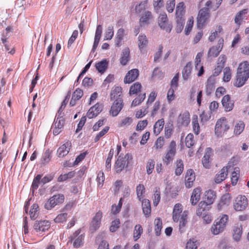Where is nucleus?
Listing matches in <instances>:
<instances>
[{"instance_id": "obj_52", "label": "nucleus", "mask_w": 249, "mask_h": 249, "mask_svg": "<svg viewBox=\"0 0 249 249\" xmlns=\"http://www.w3.org/2000/svg\"><path fill=\"white\" fill-rule=\"evenodd\" d=\"M142 232V226L138 224L136 225L134 228L133 238L136 241L140 238Z\"/></svg>"}, {"instance_id": "obj_4", "label": "nucleus", "mask_w": 249, "mask_h": 249, "mask_svg": "<svg viewBox=\"0 0 249 249\" xmlns=\"http://www.w3.org/2000/svg\"><path fill=\"white\" fill-rule=\"evenodd\" d=\"M210 17V10L208 8L204 7L201 9L197 18V27L202 29Z\"/></svg>"}, {"instance_id": "obj_26", "label": "nucleus", "mask_w": 249, "mask_h": 249, "mask_svg": "<svg viewBox=\"0 0 249 249\" xmlns=\"http://www.w3.org/2000/svg\"><path fill=\"white\" fill-rule=\"evenodd\" d=\"M182 205L179 203L175 204L173 212V219L174 222L178 221L180 217V214L182 213Z\"/></svg>"}, {"instance_id": "obj_20", "label": "nucleus", "mask_w": 249, "mask_h": 249, "mask_svg": "<svg viewBox=\"0 0 249 249\" xmlns=\"http://www.w3.org/2000/svg\"><path fill=\"white\" fill-rule=\"evenodd\" d=\"M80 231H76L71 236V240H74L73 245L75 248H78L83 243L84 236L81 234L78 235Z\"/></svg>"}, {"instance_id": "obj_40", "label": "nucleus", "mask_w": 249, "mask_h": 249, "mask_svg": "<svg viewBox=\"0 0 249 249\" xmlns=\"http://www.w3.org/2000/svg\"><path fill=\"white\" fill-rule=\"evenodd\" d=\"M224 228H225L223 227V225L221 226L219 225L216 223L215 221L212 225L211 230L213 234L217 235L222 232L224 231Z\"/></svg>"}, {"instance_id": "obj_50", "label": "nucleus", "mask_w": 249, "mask_h": 249, "mask_svg": "<svg viewBox=\"0 0 249 249\" xmlns=\"http://www.w3.org/2000/svg\"><path fill=\"white\" fill-rule=\"evenodd\" d=\"M142 85L139 82H136L132 85L129 89L130 95L137 94L141 91Z\"/></svg>"}, {"instance_id": "obj_10", "label": "nucleus", "mask_w": 249, "mask_h": 249, "mask_svg": "<svg viewBox=\"0 0 249 249\" xmlns=\"http://www.w3.org/2000/svg\"><path fill=\"white\" fill-rule=\"evenodd\" d=\"M102 217V213L100 211L98 212L93 217L89 228L92 232H94L99 229L101 225Z\"/></svg>"}, {"instance_id": "obj_21", "label": "nucleus", "mask_w": 249, "mask_h": 249, "mask_svg": "<svg viewBox=\"0 0 249 249\" xmlns=\"http://www.w3.org/2000/svg\"><path fill=\"white\" fill-rule=\"evenodd\" d=\"M195 180V175L192 169L187 171L185 176V186L187 188H191L193 185V182Z\"/></svg>"}, {"instance_id": "obj_33", "label": "nucleus", "mask_w": 249, "mask_h": 249, "mask_svg": "<svg viewBox=\"0 0 249 249\" xmlns=\"http://www.w3.org/2000/svg\"><path fill=\"white\" fill-rule=\"evenodd\" d=\"M187 214L185 212H184L181 215L179 221V230L180 233H183L185 231L187 223Z\"/></svg>"}, {"instance_id": "obj_30", "label": "nucleus", "mask_w": 249, "mask_h": 249, "mask_svg": "<svg viewBox=\"0 0 249 249\" xmlns=\"http://www.w3.org/2000/svg\"><path fill=\"white\" fill-rule=\"evenodd\" d=\"M178 121L181 125L187 126L190 121L189 113L188 111H185L180 114L178 118Z\"/></svg>"}, {"instance_id": "obj_63", "label": "nucleus", "mask_w": 249, "mask_h": 249, "mask_svg": "<svg viewBox=\"0 0 249 249\" xmlns=\"http://www.w3.org/2000/svg\"><path fill=\"white\" fill-rule=\"evenodd\" d=\"M194 24V19L193 17L190 18L187 21L186 28L185 29V35H188L192 30Z\"/></svg>"}, {"instance_id": "obj_34", "label": "nucleus", "mask_w": 249, "mask_h": 249, "mask_svg": "<svg viewBox=\"0 0 249 249\" xmlns=\"http://www.w3.org/2000/svg\"><path fill=\"white\" fill-rule=\"evenodd\" d=\"M205 199L204 201L209 205H211L214 202L215 198V193L214 191L209 190L205 192Z\"/></svg>"}, {"instance_id": "obj_6", "label": "nucleus", "mask_w": 249, "mask_h": 249, "mask_svg": "<svg viewBox=\"0 0 249 249\" xmlns=\"http://www.w3.org/2000/svg\"><path fill=\"white\" fill-rule=\"evenodd\" d=\"M51 226V223L48 220H36L33 225V230L37 234H41L48 231Z\"/></svg>"}, {"instance_id": "obj_55", "label": "nucleus", "mask_w": 249, "mask_h": 249, "mask_svg": "<svg viewBox=\"0 0 249 249\" xmlns=\"http://www.w3.org/2000/svg\"><path fill=\"white\" fill-rule=\"evenodd\" d=\"M145 93L140 94L138 97L133 100L131 103V107H136L140 105L145 98Z\"/></svg>"}, {"instance_id": "obj_23", "label": "nucleus", "mask_w": 249, "mask_h": 249, "mask_svg": "<svg viewBox=\"0 0 249 249\" xmlns=\"http://www.w3.org/2000/svg\"><path fill=\"white\" fill-rule=\"evenodd\" d=\"M141 201L143 213L146 217H149L151 213L150 201L147 199H143Z\"/></svg>"}, {"instance_id": "obj_18", "label": "nucleus", "mask_w": 249, "mask_h": 249, "mask_svg": "<svg viewBox=\"0 0 249 249\" xmlns=\"http://www.w3.org/2000/svg\"><path fill=\"white\" fill-rule=\"evenodd\" d=\"M153 18V16L151 12L144 11L141 15L140 19V23L141 26L148 24Z\"/></svg>"}, {"instance_id": "obj_58", "label": "nucleus", "mask_w": 249, "mask_h": 249, "mask_svg": "<svg viewBox=\"0 0 249 249\" xmlns=\"http://www.w3.org/2000/svg\"><path fill=\"white\" fill-rule=\"evenodd\" d=\"M42 176L37 175L34 179L32 184V191L34 193V191L36 190L38 187L39 183L40 181Z\"/></svg>"}, {"instance_id": "obj_61", "label": "nucleus", "mask_w": 249, "mask_h": 249, "mask_svg": "<svg viewBox=\"0 0 249 249\" xmlns=\"http://www.w3.org/2000/svg\"><path fill=\"white\" fill-rule=\"evenodd\" d=\"M75 173L73 171L69 172L68 174L61 175L58 178V181L61 182L65 181L69 178H73Z\"/></svg>"}, {"instance_id": "obj_48", "label": "nucleus", "mask_w": 249, "mask_h": 249, "mask_svg": "<svg viewBox=\"0 0 249 249\" xmlns=\"http://www.w3.org/2000/svg\"><path fill=\"white\" fill-rule=\"evenodd\" d=\"M114 36L113 26L109 25L106 29L104 35V40H110Z\"/></svg>"}, {"instance_id": "obj_1", "label": "nucleus", "mask_w": 249, "mask_h": 249, "mask_svg": "<svg viewBox=\"0 0 249 249\" xmlns=\"http://www.w3.org/2000/svg\"><path fill=\"white\" fill-rule=\"evenodd\" d=\"M249 78V63L244 61L239 65L237 69L236 79L235 86L241 87Z\"/></svg>"}, {"instance_id": "obj_15", "label": "nucleus", "mask_w": 249, "mask_h": 249, "mask_svg": "<svg viewBox=\"0 0 249 249\" xmlns=\"http://www.w3.org/2000/svg\"><path fill=\"white\" fill-rule=\"evenodd\" d=\"M102 110V105L99 104H96L89 108L87 112V116L89 119L93 118L96 117Z\"/></svg>"}, {"instance_id": "obj_35", "label": "nucleus", "mask_w": 249, "mask_h": 249, "mask_svg": "<svg viewBox=\"0 0 249 249\" xmlns=\"http://www.w3.org/2000/svg\"><path fill=\"white\" fill-rule=\"evenodd\" d=\"M164 125V121L163 119H161L157 121L154 126V133L156 135L160 133L162 130Z\"/></svg>"}, {"instance_id": "obj_32", "label": "nucleus", "mask_w": 249, "mask_h": 249, "mask_svg": "<svg viewBox=\"0 0 249 249\" xmlns=\"http://www.w3.org/2000/svg\"><path fill=\"white\" fill-rule=\"evenodd\" d=\"M147 44L148 39L146 36L144 35H140L138 36V45L141 52L147 46Z\"/></svg>"}, {"instance_id": "obj_56", "label": "nucleus", "mask_w": 249, "mask_h": 249, "mask_svg": "<svg viewBox=\"0 0 249 249\" xmlns=\"http://www.w3.org/2000/svg\"><path fill=\"white\" fill-rule=\"evenodd\" d=\"M245 127V124L243 122H239L235 126L234 133L235 135L240 134L243 131Z\"/></svg>"}, {"instance_id": "obj_62", "label": "nucleus", "mask_w": 249, "mask_h": 249, "mask_svg": "<svg viewBox=\"0 0 249 249\" xmlns=\"http://www.w3.org/2000/svg\"><path fill=\"white\" fill-rule=\"evenodd\" d=\"M194 135L192 134H189L185 138V144L186 146L189 148L193 146L194 144Z\"/></svg>"}, {"instance_id": "obj_29", "label": "nucleus", "mask_w": 249, "mask_h": 249, "mask_svg": "<svg viewBox=\"0 0 249 249\" xmlns=\"http://www.w3.org/2000/svg\"><path fill=\"white\" fill-rule=\"evenodd\" d=\"M104 234L98 235L96 238V242L99 244L98 249H109L108 244L104 239Z\"/></svg>"}, {"instance_id": "obj_5", "label": "nucleus", "mask_w": 249, "mask_h": 249, "mask_svg": "<svg viewBox=\"0 0 249 249\" xmlns=\"http://www.w3.org/2000/svg\"><path fill=\"white\" fill-rule=\"evenodd\" d=\"M176 153V143L172 141L168 147V149L163 157V161L166 165H168L173 160Z\"/></svg>"}, {"instance_id": "obj_19", "label": "nucleus", "mask_w": 249, "mask_h": 249, "mask_svg": "<svg viewBox=\"0 0 249 249\" xmlns=\"http://www.w3.org/2000/svg\"><path fill=\"white\" fill-rule=\"evenodd\" d=\"M210 209V205L204 201H201L198 204V208L196 210V213L197 216H202L208 213Z\"/></svg>"}, {"instance_id": "obj_38", "label": "nucleus", "mask_w": 249, "mask_h": 249, "mask_svg": "<svg viewBox=\"0 0 249 249\" xmlns=\"http://www.w3.org/2000/svg\"><path fill=\"white\" fill-rule=\"evenodd\" d=\"M192 65L191 63L189 62L184 67L182 71V77L184 80H187L190 77Z\"/></svg>"}, {"instance_id": "obj_8", "label": "nucleus", "mask_w": 249, "mask_h": 249, "mask_svg": "<svg viewBox=\"0 0 249 249\" xmlns=\"http://www.w3.org/2000/svg\"><path fill=\"white\" fill-rule=\"evenodd\" d=\"M158 23L160 28L162 30H165L168 33L171 32L172 26L170 24L168 23L167 16L165 13L163 12L160 15L159 17Z\"/></svg>"}, {"instance_id": "obj_27", "label": "nucleus", "mask_w": 249, "mask_h": 249, "mask_svg": "<svg viewBox=\"0 0 249 249\" xmlns=\"http://www.w3.org/2000/svg\"><path fill=\"white\" fill-rule=\"evenodd\" d=\"M248 13V9H244L242 10H241L238 13H237L236 16L234 18L235 23L239 26L242 20L244 19H246V15Z\"/></svg>"}, {"instance_id": "obj_2", "label": "nucleus", "mask_w": 249, "mask_h": 249, "mask_svg": "<svg viewBox=\"0 0 249 249\" xmlns=\"http://www.w3.org/2000/svg\"><path fill=\"white\" fill-rule=\"evenodd\" d=\"M65 199L63 194H57L51 197L45 203L44 207L47 210H51L55 206L62 204Z\"/></svg>"}, {"instance_id": "obj_37", "label": "nucleus", "mask_w": 249, "mask_h": 249, "mask_svg": "<svg viewBox=\"0 0 249 249\" xmlns=\"http://www.w3.org/2000/svg\"><path fill=\"white\" fill-rule=\"evenodd\" d=\"M242 233V227L241 225H237L233 229V238L238 241L240 240Z\"/></svg>"}, {"instance_id": "obj_9", "label": "nucleus", "mask_w": 249, "mask_h": 249, "mask_svg": "<svg viewBox=\"0 0 249 249\" xmlns=\"http://www.w3.org/2000/svg\"><path fill=\"white\" fill-rule=\"evenodd\" d=\"M248 204V199L245 196H238L235 200L234 208L236 211H243L247 207Z\"/></svg>"}, {"instance_id": "obj_14", "label": "nucleus", "mask_w": 249, "mask_h": 249, "mask_svg": "<svg viewBox=\"0 0 249 249\" xmlns=\"http://www.w3.org/2000/svg\"><path fill=\"white\" fill-rule=\"evenodd\" d=\"M223 39H220L217 46L211 47L208 53V57H215L218 56L223 48Z\"/></svg>"}, {"instance_id": "obj_7", "label": "nucleus", "mask_w": 249, "mask_h": 249, "mask_svg": "<svg viewBox=\"0 0 249 249\" xmlns=\"http://www.w3.org/2000/svg\"><path fill=\"white\" fill-rule=\"evenodd\" d=\"M132 158L131 155L126 154L124 157L119 156L114 165V168L117 173L123 170L125 166H127L129 160Z\"/></svg>"}, {"instance_id": "obj_25", "label": "nucleus", "mask_w": 249, "mask_h": 249, "mask_svg": "<svg viewBox=\"0 0 249 249\" xmlns=\"http://www.w3.org/2000/svg\"><path fill=\"white\" fill-rule=\"evenodd\" d=\"M184 4L183 2H180L178 4L176 9V19H185L184 15L185 14Z\"/></svg>"}, {"instance_id": "obj_43", "label": "nucleus", "mask_w": 249, "mask_h": 249, "mask_svg": "<svg viewBox=\"0 0 249 249\" xmlns=\"http://www.w3.org/2000/svg\"><path fill=\"white\" fill-rule=\"evenodd\" d=\"M51 158L52 156L50 151L49 149L46 150L41 159V164L43 165L48 164L50 161Z\"/></svg>"}, {"instance_id": "obj_51", "label": "nucleus", "mask_w": 249, "mask_h": 249, "mask_svg": "<svg viewBox=\"0 0 249 249\" xmlns=\"http://www.w3.org/2000/svg\"><path fill=\"white\" fill-rule=\"evenodd\" d=\"M199 242L195 239H190L187 243L185 249H196Z\"/></svg>"}, {"instance_id": "obj_53", "label": "nucleus", "mask_w": 249, "mask_h": 249, "mask_svg": "<svg viewBox=\"0 0 249 249\" xmlns=\"http://www.w3.org/2000/svg\"><path fill=\"white\" fill-rule=\"evenodd\" d=\"M193 129L194 133L198 135L200 132V127L197 120V116H194L192 121Z\"/></svg>"}, {"instance_id": "obj_59", "label": "nucleus", "mask_w": 249, "mask_h": 249, "mask_svg": "<svg viewBox=\"0 0 249 249\" xmlns=\"http://www.w3.org/2000/svg\"><path fill=\"white\" fill-rule=\"evenodd\" d=\"M176 0H167L166 8L169 13H172L175 7Z\"/></svg>"}, {"instance_id": "obj_13", "label": "nucleus", "mask_w": 249, "mask_h": 249, "mask_svg": "<svg viewBox=\"0 0 249 249\" xmlns=\"http://www.w3.org/2000/svg\"><path fill=\"white\" fill-rule=\"evenodd\" d=\"M139 75V71L137 69H134L129 71L126 74L124 82L125 84H130L134 81Z\"/></svg>"}, {"instance_id": "obj_31", "label": "nucleus", "mask_w": 249, "mask_h": 249, "mask_svg": "<svg viewBox=\"0 0 249 249\" xmlns=\"http://www.w3.org/2000/svg\"><path fill=\"white\" fill-rule=\"evenodd\" d=\"M201 189L199 188H195L191 197V202L193 205H195L200 199Z\"/></svg>"}, {"instance_id": "obj_16", "label": "nucleus", "mask_w": 249, "mask_h": 249, "mask_svg": "<svg viewBox=\"0 0 249 249\" xmlns=\"http://www.w3.org/2000/svg\"><path fill=\"white\" fill-rule=\"evenodd\" d=\"M231 202V197L229 194L223 195L217 204V209L219 210L227 208Z\"/></svg>"}, {"instance_id": "obj_47", "label": "nucleus", "mask_w": 249, "mask_h": 249, "mask_svg": "<svg viewBox=\"0 0 249 249\" xmlns=\"http://www.w3.org/2000/svg\"><path fill=\"white\" fill-rule=\"evenodd\" d=\"M154 192L153 197V205L154 206H157L160 200V188L156 187Z\"/></svg>"}, {"instance_id": "obj_64", "label": "nucleus", "mask_w": 249, "mask_h": 249, "mask_svg": "<svg viewBox=\"0 0 249 249\" xmlns=\"http://www.w3.org/2000/svg\"><path fill=\"white\" fill-rule=\"evenodd\" d=\"M231 79V71L229 67H226L224 69L223 81L224 82H229Z\"/></svg>"}, {"instance_id": "obj_24", "label": "nucleus", "mask_w": 249, "mask_h": 249, "mask_svg": "<svg viewBox=\"0 0 249 249\" xmlns=\"http://www.w3.org/2000/svg\"><path fill=\"white\" fill-rule=\"evenodd\" d=\"M130 58V50L128 47H126L122 51L121 58L120 59V63L125 66L127 64Z\"/></svg>"}, {"instance_id": "obj_57", "label": "nucleus", "mask_w": 249, "mask_h": 249, "mask_svg": "<svg viewBox=\"0 0 249 249\" xmlns=\"http://www.w3.org/2000/svg\"><path fill=\"white\" fill-rule=\"evenodd\" d=\"M184 166L183 161L181 160H177V168L175 170V174L177 176H179L183 171Z\"/></svg>"}, {"instance_id": "obj_22", "label": "nucleus", "mask_w": 249, "mask_h": 249, "mask_svg": "<svg viewBox=\"0 0 249 249\" xmlns=\"http://www.w3.org/2000/svg\"><path fill=\"white\" fill-rule=\"evenodd\" d=\"M222 104L226 111L231 110L233 107V102L231 100L230 96L229 95H225L221 101Z\"/></svg>"}, {"instance_id": "obj_17", "label": "nucleus", "mask_w": 249, "mask_h": 249, "mask_svg": "<svg viewBox=\"0 0 249 249\" xmlns=\"http://www.w3.org/2000/svg\"><path fill=\"white\" fill-rule=\"evenodd\" d=\"M231 166L230 162H229L226 167H224L221 170L219 174L216 175L214 180L216 183H221L226 178L228 175V170L231 167Z\"/></svg>"}, {"instance_id": "obj_44", "label": "nucleus", "mask_w": 249, "mask_h": 249, "mask_svg": "<svg viewBox=\"0 0 249 249\" xmlns=\"http://www.w3.org/2000/svg\"><path fill=\"white\" fill-rule=\"evenodd\" d=\"M29 214L31 218L33 220H35L37 217L38 214V206L37 204H34L32 206Z\"/></svg>"}, {"instance_id": "obj_42", "label": "nucleus", "mask_w": 249, "mask_h": 249, "mask_svg": "<svg viewBox=\"0 0 249 249\" xmlns=\"http://www.w3.org/2000/svg\"><path fill=\"white\" fill-rule=\"evenodd\" d=\"M2 43L5 47V50L8 52V53L13 54L15 53V50L14 48L11 47V44L7 41V39L5 37H2L1 38Z\"/></svg>"}, {"instance_id": "obj_39", "label": "nucleus", "mask_w": 249, "mask_h": 249, "mask_svg": "<svg viewBox=\"0 0 249 249\" xmlns=\"http://www.w3.org/2000/svg\"><path fill=\"white\" fill-rule=\"evenodd\" d=\"M124 35V30L123 28H120L116 34L115 37V45L116 46H120L121 43L123 39V37Z\"/></svg>"}, {"instance_id": "obj_36", "label": "nucleus", "mask_w": 249, "mask_h": 249, "mask_svg": "<svg viewBox=\"0 0 249 249\" xmlns=\"http://www.w3.org/2000/svg\"><path fill=\"white\" fill-rule=\"evenodd\" d=\"M107 66L108 63L106 60H103L95 65L96 69L101 73H103L106 71Z\"/></svg>"}, {"instance_id": "obj_45", "label": "nucleus", "mask_w": 249, "mask_h": 249, "mask_svg": "<svg viewBox=\"0 0 249 249\" xmlns=\"http://www.w3.org/2000/svg\"><path fill=\"white\" fill-rule=\"evenodd\" d=\"M133 118L130 117H126L123 119L119 123V127H127L130 125L133 122Z\"/></svg>"}, {"instance_id": "obj_41", "label": "nucleus", "mask_w": 249, "mask_h": 249, "mask_svg": "<svg viewBox=\"0 0 249 249\" xmlns=\"http://www.w3.org/2000/svg\"><path fill=\"white\" fill-rule=\"evenodd\" d=\"M154 224L155 234L157 236H159L160 234L161 230L162 228L161 219L160 218H156L154 221Z\"/></svg>"}, {"instance_id": "obj_49", "label": "nucleus", "mask_w": 249, "mask_h": 249, "mask_svg": "<svg viewBox=\"0 0 249 249\" xmlns=\"http://www.w3.org/2000/svg\"><path fill=\"white\" fill-rule=\"evenodd\" d=\"M64 122L65 121L63 118V116H60V114L56 115V118L54 120L53 126H56L58 127L62 128L64 124Z\"/></svg>"}, {"instance_id": "obj_60", "label": "nucleus", "mask_w": 249, "mask_h": 249, "mask_svg": "<svg viewBox=\"0 0 249 249\" xmlns=\"http://www.w3.org/2000/svg\"><path fill=\"white\" fill-rule=\"evenodd\" d=\"M147 2L142 1L139 4L137 5L135 7L136 12L138 14H141L143 12L146 8Z\"/></svg>"}, {"instance_id": "obj_46", "label": "nucleus", "mask_w": 249, "mask_h": 249, "mask_svg": "<svg viewBox=\"0 0 249 249\" xmlns=\"http://www.w3.org/2000/svg\"><path fill=\"white\" fill-rule=\"evenodd\" d=\"M145 189L143 184H139L136 187L137 198L140 201L143 198V195L145 193Z\"/></svg>"}, {"instance_id": "obj_12", "label": "nucleus", "mask_w": 249, "mask_h": 249, "mask_svg": "<svg viewBox=\"0 0 249 249\" xmlns=\"http://www.w3.org/2000/svg\"><path fill=\"white\" fill-rule=\"evenodd\" d=\"M71 147V142L69 141H67L57 149V154L58 157L59 158H63L66 156L70 152Z\"/></svg>"}, {"instance_id": "obj_11", "label": "nucleus", "mask_w": 249, "mask_h": 249, "mask_svg": "<svg viewBox=\"0 0 249 249\" xmlns=\"http://www.w3.org/2000/svg\"><path fill=\"white\" fill-rule=\"evenodd\" d=\"M123 101L121 98H118L114 102L111 106L110 113L112 116L115 117L118 115L123 107Z\"/></svg>"}, {"instance_id": "obj_3", "label": "nucleus", "mask_w": 249, "mask_h": 249, "mask_svg": "<svg viewBox=\"0 0 249 249\" xmlns=\"http://www.w3.org/2000/svg\"><path fill=\"white\" fill-rule=\"evenodd\" d=\"M230 128L226 118L222 117L218 119L215 126V134L217 137H221L222 134L227 131Z\"/></svg>"}, {"instance_id": "obj_54", "label": "nucleus", "mask_w": 249, "mask_h": 249, "mask_svg": "<svg viewBox=\"0 0 249 249\" xmlns=\"http://www.w3.org/2000/svg\"><path fill=\"white\" fill-rule=\"evenodd\" d=\"M163 77V73L160 68L158 67L155 68L153 71L152 78V79H161Z\"/></svg>"}, {"instance_id": "obj_28", "label": "nucleus", "mask_w": 249, "mask_h": 249, "mask_svg": "<svg viewBox=\"0 0 249 249\" xmlns=\"http://www.w3.org/2000/svg\"><path fill=\"white\" fill-rule=\"evenodd\" d=\"M215 80L214 77H210L207 81L206 92L207 95L210 94L214 89Z\"/></svg>"}]
</instances>
